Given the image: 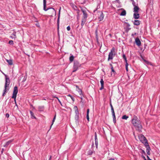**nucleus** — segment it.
Returning a JSON list of instances; mask_svg holds the SVG:
<instances>
[{"label":"nucleus","mask_w":160,"mask_h":160,"mask_svg":"<svg viewBox=\"0 0 160 160\" xmlns=\"http://www.w3.org/2000/svg\"><path fill=\"white\" fill-rule=\"evenodd\" d=\"M147 152V154L148 155H149L150 154V151H146Z\"/></svg>","instance_id":"nucleus-41"},{"label":"nucleus","mask_w":160,"mask_h":160,"mask_svg":"<svg viewBox=\"0 0 160 160\" xmlns=\"http://www.w3.org/2000/svg\"><path fill=\"white\" fill-rule=\"evenodd\" d=\"M104 15L102 12H101L100 13V16L99 17V19L100 20V21H101L103 20V18Z\"/></svg>","instance_id":"nucleus-19"},{"label":"nucleus","mask_w":160,"mask_h":160,"mask_svg":"<svg viewBox=\"0 0 160 160\" xmlns=\"http://www.w3.org/2000/svg\"><path fill=\"white\" fill-rule=\"evenodd\" d=\"M18 92V87L15 86L14 87L13 91V94L12 96V98L14 99V101L15 103H16V98L17 96V95Z\"/></svg>","instance_id":"nucleus-6"},{"label":"nucleus","mask_w":160,"mask_h":160,"mask_svg":"<svg viewBox=\"0 0 160 160\" xmlns=\"http://www.w3.org/2000/svg\"><path fill=\"white\" fill-rule=\"evenodd\" d=\"M67 29L68 31H69L70 30V27L69 26H68L67 28Z\"/></svg>","instance_id":"nucleus-38"},{"label":"nucleus","mask_w":160,"mask_h":160,"mask_svg":"<svg viewBox=\"0 0 160 160\" xmlns=\"http://www.w3.org/2000/svg\"><path fill=\"white\" fill-rule=\"evenodd\" d=\"M125 61V62H127V58H126V59H124Z\"/></svg>","instance_id":"nucleus-52"},{"label":"nucleus","mask_w":160,"mask_h":160,"mask_svg":"<svg viewBox=\"0 0 160 160\" xmlns=\"http://www.w3.org/2000/svg\"><path fill=\"white\" fill-rule=\"evenodd\" d=\"M147 159H148V160H151V159H150L149 158V156L148 155L147 156Z\"/></svg>","instance_id":"nucleus-45"},{"label":"nucleus","mask_w":160,"mask_h":160,"mask_svg":"<svg viewBox=\"0 0 160 160\" xmlns=\"http://www.w3.org/2000/svg\"><path fill=\"white\" fill-rule=\"evenodd\" d=\"M136 34V33H134V34H135V35Z\"/></svg>","instance_id":"nucleus-61"},{"label":"nucleus","mask_w":160,"mask_h":160,"mask_svg":"<svg viewBox=\"0 0 160 160\" xmlns=\"http://www.w3.org/2000/svg\"><path fill=\"white\" fill-rule=\"evenodd\" d=\"M142 153H143L144 154H145V152L144 150H142Z\"/></svg>","instance_id":"nucleus-48"},{"label":"nucleus","mask_w":160,"mask_h":160,"mask_svg":"<svg viewBox=\"0 0 160 160\" xmlns=\"http://www.w3.org/2000/svg\"><path fill=\"white\" fill-rule=\"evenodd\" d=\"M49 9H50L51 10L49 11L48 13L49 14V15L51 16H52V15L55 14L56 15V11L53 8H49Z\"/></svg>","instance_id":"nucleus-8"},{"label":"nucleus","mask_w":160,"mask_h":160,"mask_svg":"<svg viewBox=\"0 0 160 160\" xmlns=\"http://www.w3.org/2000/svg\"><path fill=\"white\" fill-rule=\"evenodd\" d=\"M114 51L115 48H112L110 52L109 53L108 58V61L113 59V57L115 55V54L114 53Z\"/></svg>","instance_id":"nucleus-5"},{"label":"nucleus","mask_w":160,"mask_h":160,"mask_svg":"<svg viewBox=\"0 0 160 160\" xmlns=\"http://www.w3.org/2000/svg\"><path fill=\"white\" fill-rule=\"evenodd\" d=\"M90 152H91V153L90 154H89V155H90V154H92V151H90Z\"/></svg>","instance_id":"nucleus-58"},{"label":"nucleus","mask_w":160,"mask_h":160,"mask_svg":"<svg viewBox=\"0 0 160 160\" xmlns=\"http://www.w3.org/2000/svg\"><path fill=\"white\" fill-rule=\"evenodd\" d=\"M8 43L11 45H13V42L12 40H10L8 42Z\"/></svg>","instance_id":"nucleus-30"},{"label":"nucleus","mask_w":160,"mask_h":160,"mask_svg":"<svg viewBox=\"0 0 160 160\" xmlns=\"http://www.w3.org/2000/svg\"><path fill=\"white\" fill-rule=\"evenodd\" d=\"M100 82L101 86L100 89L101 90L104 88V81L102 79H101Z\"/></svg>","instance_id":"nucleus-13"},{"label":"nucleus","mask_w":160,"mask_h":160,"mask_svg":"<svg viewBox=\"0 0 160 160\" xmlns=\"http://www.w3.org/2000/svg\"><path fill=\"white\" fill-rule=\"evenodd\" d=\"M95 144L96 145V147L97 148L98 147V140L97 141H95Z\"/></svg>","instance_id":"nucleus-35"},{"label":"nucleus","mask_w":160,"mask_h":160,"mask_svg":"<svg viewBox=\"0 0 160 160\" xmlns=\"http://www.w3.org/2000/svg\"><path fill=\"white\" fill-rule=\"evenodd\" d=\"M95 141H97L98 140V139H97V134H96V133H95Z\"/></svg>","instance_id":"nucleus-34"},{"label":"nucleus","mask_w":160,"mask_h":160,"mask_svg":"<svg viewBox=\"0 0 160 160\" xmlns=\"http://www.w3.org/2000/svg\"><path fill=\"white\" fill-rule=\"evenodd\" d=\"M138 138L140 141L142 142L143 143L145 144L148 142V141L144 136L142 134H140L138 135Z\"/></svg>","instance_id":"nucleus-7"},{"label":"nucleus","mask_w":160,"mask_h":160,"mask_svg":"<svg viewBox=\"0 0 160 160\" xmlns=\"http://www.w3.org/2000/svg\"><path fill=\"white\" fill-rule=\"evenodd\" d=\"M10 38H12V39H15L17 37L16 35V32H14L13 33H12L11 36H10Z\"/></svg>","instance_id":"nucleus-15"},{"label":"nucleus","mask_w":160,"mask_h":160,"mask_svg":"<svg viewBox=\"0 0 160 160\" xmlns=\"http://www.w3.org/2000/svg\"><path fill=\"white\" fill-rule=\"evenodd\" d=\"M89 109H87V120H88V121H89Z\"/></svg>","instance_id":"nucleus-20"},{"label":"nucleus","mask_w":160,"mask_h":160,"mask_svg":"<svg viewBox=\"0 0 160 160\" xmlns=\"http://www.w3.org/2000/svg\"><path fill=\"white\" fill-rule=\"evenodd\" d=\"M133 22V23L135 25L138 26L140 24L141 22L138 20H135Z\"/></svg>","instance_id":"nucleus-11"},{"label":"nucleus","mask_w":160,"mask_h":160,"mask_svg":"<svg viewBox=\"0 0 160 160\" xmlns=\"http://www.w3.org/2000/svg\"><path fill=\"white\" fill-rule=\"evenodd\" d=\"M30 113L32 118H36V117L34 116V113L31 111H30Z\"/></svg>","instance_id":"nucleus-25"},{"label":"nucleus","mask_w":160,"mask_h":160,"mask_svg":"<svg viewBox=\"0 0 160 160\" xmlns=\"http://www.w3.org/2000/svg\"><path fill=\"white\" fill-rule=\"evenodd\" d=\"M82 11L83 12V16L82 19L81 25L83 26L86 21V19L88 17V14L83 9H82Z\"/></svg>","instance_id":"nucleus-3"},{"label":"nucleus","mask_w":160,"mask_h":160,"mask_svg":"<svg viewBox=\"0 0 160 160\" xmlns=\"http://www.w3.org/2000/svg\"><path fill=\"white\" fill-rule=\"evenodd\" d=\"M44 109L43 106H40L38 107V109L39 111H42Z\"/></svg>","instance_id":"nucleus-24"},{"label":"nucleus","mask_w":160,"mask_h":160,"mask_svg":"<svg viewBox=\"0 0 160 160\" xmlns=\"http://www.w3.org/2000/svg\"><path fill=\"white\" fill-rule=\"evenodd\" d=\"M4 151V149L3 148H2V151H1V153H3V152Z\"/></svg>","instance_id":"nucleus-50"},{"label":"nucleus","mask_w":160,"mask_h":160,"mask_svg":"<svg viewBox=\"0 0 160 160\" xmlns=\"http://www.w3.org/2000/svg\"><path fill=\"white\" fill-rule=\"evenodd\" d=\"M111 110V112H112V115H115L114 110Z\"/></svg>","instance_id":"nucleus-36"},{"label":"nucleus","mask_w":160,"mask_h":160,"mask_svg":"<svg viewBox=\"0 0 160 160\" xmlns=\"http://www.w3.org/2000/svg\"><path fill=\"white\" fill-rule=\"evenodd\" d=\"M9 116V114H8V113H7L6 114V117L7 118H8Z\"/></svg>","instance_id":"nucleus-40"},{"label":"nucleus","mask_w":160,"mask_h":160,"mask_svg":"<svg viewBox=\"0 0 160 160\" xmlns=\"http://www.w3.org/2000/svg\"><path fill=\"white\" fill-rule=\"evenodd\" d=\"M128 118V117L126 115H124L122 117V118L123 119L127 120Z\"/></svg>","instance_id":"nucleus-27"},{"label":"nucleus","mask_w":160,"mask_h":160,"mask_svg":"<svg viewBox=\"0 0 160 160\" xmlns=\"http://www.w3.org/2000/svg\"><path fill=\"white\" fill-rule=\"evenodd\" d=\"M145 146L146 148V151H150L151 149L148 143H146L145 144Z\"/></svg>","instance_id":"nucleus-14"},{"label":"nucleus","mask_w":160,"mask_h":160,"mask_svg":"<svg viewBox=\"0 0 160 160\" xmlns=\"http://www.w3.org/2000/svg\"><path fill=\"white\" fill-rule=\"evenodd\" d=\"M131 1L132 2V4L133 6L136 5V3L134 1V0H131Z\"/></svg>","instance_id":"nucleus-31"},{"label":"nucleus","mask_w":160,"mask_h":160,"mask_svg":"<svg viewBox=\"0 0 160 160\" xmlns=\"http://www.w3.org/2000/svg\"><path fill=\"white\" fill-rule=\"evenodd\" d=\"M76 115H79V111L78 110L75 111Z\"/></svg>","instance_id":"nucleus-33"},{"label":"nucleus","mask_w":160,"mask_h":160,"mask_svg":"<svg viewBox=\"0 0 160 160\" xmlns=\"http://www.w3.org/2000/svg\"><path fill=\"white\" fill-rule=\"evenodd\" d=\"M73 108L75 111L78 110V107L76 106H74Z\"/></svg>","instance_id":"nucleus-32"},{"label":"nucleus","mask_w":160,"mask_h":160,"mask_svg":"<svg viewBox=\"0 0 160 160\" xmlns=\"http://www.w3.org/2000/svg\"><path fill=\"white\" fill-rule=\"evenodd\" d=\"M79 115H75V120L76 123L78 122Z\"/></svg>","instance_id":"nucleus-18"},{"label":"nucleus","mask_w":160,"mask_h":160,"mask_svg":"<svg viewBox=\"0 0 160 160\" xmlns=\"http://www.w3.org/2000/svg\"><path fill=\"white\" fill-rule=\"evenodd\" d=\"M54 98H56L57 99H59L57 97H56V96H54Z\"/></svg>","instance_id":"nucleus-51"},{"label":"nucleus","mask_w":160,"mask_h":160,"mask_svg":"<svg viewBox=\"0 0 160 160\" xmlns=\"http://www.w3.org/2000/svg\"><path fill=\"white\" fill-rule=\"evenodd\" d=\"M81 64L78 61H75L74 63V65L73 67V70L72 72H74L76 71L78 69V68L80 67Z\"/></svg>","instance_id":"nucleus-4"},{"label":"nucleus","mask_w":160,"mask_h":160,"mask_svg":"<svg viewBox=\"0 0 160 160\" xmlns=\"http://www.w3.org/2000/svg\"><path fill=\"white\" fill-rule=\"evenodd\" d=\"M6 61L9 65H12V60H7Z\"/></svg>","instance_id":"nucleus-23"},{"label":"nucleus","mask_w":160,"mask_h":160,"mask_svg":"<svg viewBox=\"0 0 160 160\" xmlns=\"http://www.w3.org/2000/svg\"><path fill=\"white\" fill-rule=\"evenodd\" d=\"M128 64L127 62H126V65H125V66H127L128 67Z\"/></svg>","instance_id":"nucleus-49"},{"label":"nucleus","mask_w":160,"mask_h":160,"mask_svg":"<svg viewBox=\"0 0 160 160\" xmlns=\"http://www.w3.org/2000/svg\"><path fill=\"white\" fill-rule=\"evenodd\" d=\"M10 81L9 79L8 78H7L6 77V80L5 83V88L3 90V92L2 94V96H4L6 94V93L7 92V88L8 87L9 85Z\"/></svg>","instance_id":"nucleus-2"},{"label":"nucleus","mask_w":160,"mask_h":160,"mask_svg":"<svg viewBox=\"0 0 160 160\" xmlns=\"http://www.w3.org/2000/svg\"><path fill=\"white\" fill-rule=\"evenodd\" d=\"M82 91H80V95H81V94H82Z\"/></svg>","instance_id":"nucleus-53"},{"label":"nucleus","mask_w":160,"mask_h":160,"mask_svg":"<svg viewBox=\"0 0 160 160\" xmlns=\"http://www.w3.org/2000/svg\"><path fill=\"white\" fill-rule=\"evenodd\" d=\"M68 96H69L70 97L72 96L71 95H70V94H68Z\"/></svg>","instance_id":"nucleus-55"},{"label":"nucleus","mask_w":160,"mask_h":160,"mask_svg":"<svg viewBox=\"0 0 160 160\" xmlns=\"http://www.w3.org/2000/svg\"><path fill=\"white\" fill-rule=\"evenodd\" d=\"M70 98H71V99H72V101H74V98L73 97H72V96H71L70 97Z\"/></svg>","instance_id":"nucleus-44"},{"label":"nucleus","mask_w":160,"mask_h":160,"mask_svg":"<svg viewBox=\"0 0 160 160\" xmlns=\"http://www.w3.org/2000/svg\"><path fill=\"white\" fill-rule=\"evenodd\" d=\"M125 68H126V70L128 72V67H127V66H125Z\"/></svg>","instance_id":"nucleus-47"},{"label":"nucleus","mask_w":160,"mask_h":160,"mask_svg":"<svg viewBox=\"0 0 160 160\" xmlns=\"http://www.w3.org/2000/svg\"><path fill=\"white\" fill-rule=\"evenodd\" d=\"M113 118V121L114 123L116 122V117L115 115H112Z\"/></svg>","instance_id":"nucleus-29"},{"label":"nucleus","mask_w":160,"mask_h":160,"mask_svg":"<svg viewBox=\"0 0 160 160\" xmlns=\"http://www.w3.org/2000/svg\"><path fill=\"white\" fill-rule=\"evenodd\" d=\"M110 65L111 66V67H113L112 65L111 64H110Z\"/></svg>","instance_id":"nucleus-56"},{"label":"nucleus","mask_w":160,"mask_h":160,"mask_svg":"<svg viewBox=\"0 0 160 160\" xmlns=\"http://www.w3.org/2000/svg\"><path fill=\"white\" fill-rule=\"evenodd\" d=\"M132 36H133V34H132Z\"/></svg>","instance_id":"nucleus-60"},{"label":"nucleus","mask_w":160,"mask_h":160,"mask_svg":"<svg viewBox=\"0 0 160 160\" xmlns=\"http://www.w3.org/2000/svg\"><path fill=\"white\" fill-rule=\"evenodd\" d=\"M135 42L137 46H139L141 45V42L138 38H137L135 39Z\"/></svg>","instance_id":"nucleus-9"},{"label":"nucleus","mask_w":160,"mask_h":160,"mask_svg":"<svg viewBox=\"0 0 160 160\" xmlns=\"http://www.w3.org/2000/svg\"><path fill=\"white\" fill-rule=\"evenodd\" d=\"M142 158L144 159V158H145V157L144 156H142Z\"/></svg>","instance_id":"nucleus-57"},{"label":"nucleus","mask_w":160,"mask_h":160,"mask_svg":"<svg viewBox=\"0 0 160 160\" xmlns=\"http://www.w3.org/2000/svg\"><path fill=\"white\" fill-rule=\"evenodd\" d=\"M126 14V12L125 10H123L121 12L120 14V15L122 16H125Z\"/></svg>","instance_id":"nucleus-21"},{"label":"nucleus","mask_w":160,"mask_h":160,"mask_svg":"<svg viewBox=\"0 0 160 160\" xmlns=\"http://www.w3.org/2000/svg\"><path fill=\"white\" fill-rule=\"evenodd\" d=\"M134 10H133V12H138V11L139 10V8L136 6V5H135V6H134Z\"/></svg>","instance_id":"nucleus-12"},{"label":"nucleus","mask_w":160,"mask_h":160,"mask_svg":"<svg viewBox=\"0 0 160 160\" xmlns=\"http://www.w3.org/2000/svg\"><path fill=\"white\" fill-rule=\"evenodd\" d=\"M58 101L59 102L60 104L62 105V103L60 101V100H59V99H58Z\"/></svg>","instance_id":"nucleus-46"},{"label":"nucleus","mask_w":160,"mask_h":160,"mask_svg":"<svg viewBox=\"0 0 160 160\" xmlns=\"http://www.w3.org/2000/svg\"><path fill=\"white\" fill-rule=\"evenodd\" d=\"M95 34H96V37H97V36H98V31H97V30H96Z\"/></svg>","instance_id":"nucleus-43"},{"label":"nucleus","mask_w":160,"mask_h":160,"mask_svg":"<svg viewBox=\"0 0 160 160\" xmlns=\"http://www.w3.org/2000/svg\"><path fill=\"white\" fill-rule=\"evenodd\" d=\"M144 160H147L146 159V158H144Z\"/></svg>","instance_id":"nucleus-59"},{"label":"nucleus","mask_w":160,"mask_h":160,"mask_svg":"<svg viewBox=\"0 0 160 160\" xmlns=\"http://www.w3.org/2000/svg\"><path fill=\"white\" fill-rule=\"evenodd\" d=\"M110 106H111V110H114V109H113V106L111 104H110Z\"/></svg>","instance_id":"nucleus-39"},{"label":"nucleus","mask_w":160,"mask_h":160,"mask_svg":"<svg viewBox=\"0 0 160 160\" xmlns=\"http://www.w3.org/2000/svg\"><path fill=\"white\" fill-rule=\"evenodd\" d=\"M56 115H55L54 118H53V119L52 121V124H51V126L50 128H51L53 124L54 123V121H55V120L56 119Z\"/></svg>","instance_id":"nucleus-28"},{"label":"nucleus","mask_w":160,"mask_h":160,"mask_svg":"<svg viewBox=\"0 0 160 160\" xmlns=\"http://www.w3.org/2000/svg\"><path fill=\"white\" fill-rule=\"evenodd\" d=\"M132 123L137 130L140 132H141L142 126L141 122L136 116H133L132 119Z\"/></svg>","instance_id":"nucleus-1"},{"label":"nucleus","mask_w":160,"mask_h":160,"mask_svg":"<svg viewBox=\"0 0 160 160\" xmlns=\"http://www.w3.org/2000/svg\"><path fill=\"white\" fill-rule=\"evenodd\" d=\"M122 57H123V58L124 59H126V57L125 55L124 54L123 55Z\"/></svg>","instance_id":"nucleus-42"},{"label":"nucleus","mask_w":160,"mask_h":160,"mask_svg":"<svg viewBox=\"0 0 160 160\" xmlns=\"http://www.w3.org/2000/svg\"><path fill=\"white\" fill-rule=\"evenodd\" d=\"M109 160H114L113 158H111Z\"/></svg>","instance_id":"nucleus-54"},{"label":"nucleus","mask_w":160,"mask_h":160,"mask_svg":"<svg viewBox=\"0 0 160 160\" xmlns=\"http://www.w3.org/2000/svg\"><path fill=\"white\" fill-rule=\"evenodd\" d=\"M111 69L112 71V72H113L114 73L115 72V71L114 70V69H113V67H112L111 68Z\"/></svg>","instance_id":"nucleus-37"},{"label":"nucleus","mask_w":160,"mask_h":160,"mask_svg":"<svg viewBox=\"0 0 160 160\" xmlns=\"http://www.w3.org/2000/svg\"><path fill=\"white\" fill-rule=\"evenodd\" d=\"M133 18L135 19H138L139 18V14L138 12H135L133 14Z\"/></svg>","instance_id":"nucleus-10"},{"label":"nucleus","mask_w":160,"mask_h":160,"mask_svg":"<svg viewBox=\"0 0 160 160\" xmlns=\"http://www.w3.org/2000/svg\"><path fill=\"white\" fill-rule=\"evenodd\" d=\"M74 59V57L73 55H71L69 58V61L70 62H72L73 61Z\"/></svg>","instance_id":"nucleus-22"},{"label":"nucleus","mask_w":160,"mask_h":160,"mask_svg":"<svg viewBox=\"0 0 160 160\" xmlns=\"http://www.w3.org/2000/svg\"><path fill=\"white\" fill-rule=\"evenodd\" d=\"M43 9L45 11H47L48 10L49 8L46 9V0H43Z\"/></svg>","instance_id":"nucleus-16"},{"label":"nucleus","mask_w":160,"mask_h":160,"mask_svg":"<svg viewBox=\"0 0 160 160\" xmlns=\"http://www.w3.org/2000/svg\"><path fill=\"white\" fill-rule=\"evenodd\" d=\"M13 141V140H11L7 142L6 143L5 146H8V145L12 141Z\"/></svg>","instance_id":"nucleus-26"},{"label":"nucleus","mask_w":160,"mask_h":160,"mask_svg":"<svg viewBox=\"0 0 160 160\" xmlns=\"http://www.w3.org/2000/svg\"><path fill=\"white\" fill-rule=\"evenodd\" d=\"M60 10H61V8H60L59 11L58 12V20H57V23H58V28H59V19L60 18Z\"/></svg>","instance_id":"nucleus-17"}]
</instances>
